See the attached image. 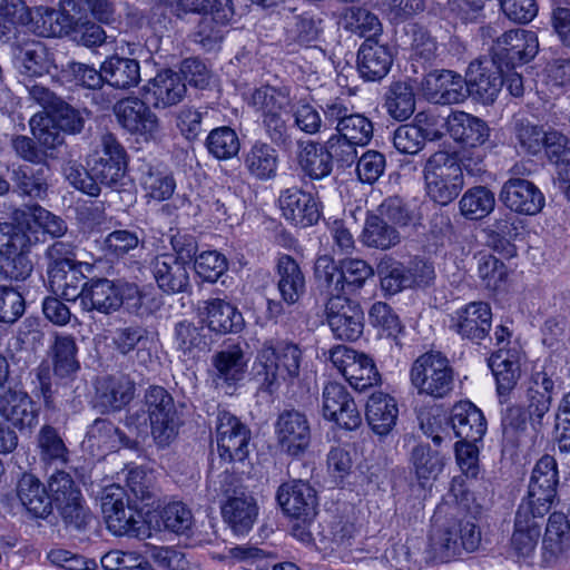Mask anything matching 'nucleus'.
<instances>
[{
  "instance_id": "obj_1",
  "label": "nucleus",
  "mask_w": 570,
  "mask_h": 570,
  "mask_svg": "<svg viewBox=\"0 0 570 570\" xmlns=\"http://www.w3.org/2000/svg\"><path fill=\"white\" fill-rule=\"evenodd\" d=\"M444 505H440L433 518L429 535L428 553L439 562H448L461 551H475L481 543V532L471 520L443 519Z\"/></svg>"
},
{
  "instance_id": "obj_2",
  "label": "nucleus",
  "mask_w": 570,
  "mask_h": 570,
  "mask_svg": "<svg viewBox=\"0 0 570 570\" xmlns=\"http://www.w3.org/2000/svg\"><path fill=\"white\" fill-rule=\"evenodd\" d=\"M428 196L440 205L454 200L464 187L462 167L455 155L446 151L434 153L424 166Z\"/></svg>"
},
{
  "instance_id": "obj_3",
  "label": "nucleus",
  "mask_w": 570,
  "mask_h": 570,
  "mask_svg": "<svg viewBox=\"0 0 570 570\" xmlns=\"http://www.w3.org/2000/svg\"><path fill=\"white\" fill-rule=\"evenodd\" d=\"M410 381L419 395L439 400L452 392L454 373L444 355L440 352H428L412 364Z\"/></svg>"
},
{
  "instance_id": "obj_4",
  "label": "nucleus",
  "mask_w": 570,
  "mask_h": 570,
  "mask_svg": "<svg viewBox=\"0 0 570 570\" xmlns=\"http://www.w3.org/2000/svg\"><path fill=\"white\" fill-rule=\"evenodd\" d=\"M301 364L299 348L286 342L264 344L257 356L256 376L269 392L281 381L294 380L298 376Z\"/></svg>"
},
{
  "instance_id": "obj_5",
  "label": "nucleus",
  "mask_w": 570,
  "mask_h": 570,
  "mask_svg": "<svg viewBox=\"0 0 570 570\" xmlns=\"http://www.w3.org/2000/svg\"><path fill=\"white\" fill-rule=\"evenodd\" d=\"M101 512L107 528L114 534L136 538L145 534L141 515L128 504L124 488L112 484L104 490Z\"/></svg>"
},
{
  "instance_id": "obj_6",
  "label": "nucleus",
  "mask_w": 570,
  "mask_h": 570,
  "mask_svg": "<svg viewBox=\"0 0 570 570\" xmlns=\"http://www.w3.org/2000/svg\"><path fill=\"white\" fill-rule=\"evenodd\" d=\"M328 360L356 391L375 386L381 381L373 360L346 345L331 348Z\"/></svg>"
},
{
  "instance_id": "obj_7",
  "label": "nucleus",
  "mask_w": 570,
  "mask_h": 570,
  "mask_svg": "<svg viewBox=\"0 0 570 570\" xmlns=\"http://www.w3.org/2000/svg\"><path fill=\"white\" fill-rule=\"evenodd\" d=\"M151 434L160 446L168 445L177 435L178 417L171 395L161 386H151L145 395Z\"/></svg>"
},
{
  "instance_id": "obj_8",
  "label": "nucleus",
  "mask_w": 570,
  "mask_h": 570,
  "mask_svg": "<svg viewBox=\"0 0 570 570\" xmlns=\"http://www.w3.org/2000/svg\"><path fill=\"white\" fill-rule=\"evenodd\" d=\"M219 491L227 498L222 507V514L237 534L247 533L255 523L258 508L255 499L245 491L234 487V478L229 474L220 476Z\"/></svg>"
},
{
  "instance_id": "obj_9",
  "label": "nucleus",
  "mask_w": 570,
  "mask_h": 570,
  "mask_svg": "<svg viewBox=\"0 0 570 570\" xmlns=\"http://www.w3.org/2000/svg\"><path fill=\"white\" fill-rule=\"evenodd\" d=\"M249 429L228 411H219L216 424L218 454L226 462H243L248 455Z\"/></svg>"
},
{
  "instance_id": "obj_10",
  "label": "nucleus",
  "mask_w": 570,
  "mask_h": 570,
  "mask_svg": "<svg viewBox=\"0 0 570 570\" xmlns=\"http://www.w3.org/2000/svg\"><path fill=\"white\" fill-rule=\"evenodd\" d=\"M325 120L334 125L336 134L352 144L366 146L373 137V124L362 114L354 112L353 107L341 99L326 104L324 108Z\"/></svg>"
},
{
  "instance_id": "obj_11",
  "label": "nucleus",
  "mask_w": 570,
  "mask_h": 570,
  "mask_svg": "<svg viewBox=\"0 0 570 570\" xmlns=\"http://www.w3.org/2000/svg\"><path fill=\"white\" fill-rule=\"evenodd\" d=\"M558 469L556 459L543 455L535 464L529 484L528 498L521 503H529L537 515L549 512L557 495Z\"/></svg>"
},
{
  "instance_id": "obj_12",
  "label": "nucleus",
  "mask_w": 570,
  "mask_h": 570,
  "mask_svg": "<svg viewBox=\"0 0 570 570\" xmlns=\"http://www.w3.org/2000/svg\"><path fill=\"white\" fill-rule=\"evenodd\" d=\"M326 322L337 340L355 341L363 333L364 314L346 296L330 297L325 304Z\"/></svg>"
},
{
  "instance_id": "obj_13",
  "label": "nucleus",
  "mask_w": 570,
  "mask_h": 570,
  "mask_svg": "<svg viewBox=\"0 0 570 570\" xmlns=\"http://www.w3.org/2000/svg\"><path fill=\"white\" fill-rule=\"evenodd\" d=\"M114 114L118 124L130 134L144 136L146 139L155 138L159 134L160 121L145 99L122 98L115 104Z\"/></svg>"
},
{
  "instance_id": "obj_14",
  "label": "nucleus",
  "mask_w": 570,
  "mask_h": 570,
  "mask_svg": "<svg viewBox=\"0 0 570 570\" xmlns=\"http://www.w3.org/2000/svg\"><path fill=\"white\" fill-rule=\"evenodd\" d=\"M276 499L286 515L303 523H311L317 514L316 491L303 480L281 484Z\"/></svg>"
},
{
  "instance_id": "obj_15",
  "label": "nucleus",
  "mask_w": 570,
  "mask_h": 570,
  "mask_svg": "<svg viewBox=\"0 0 570 570\" xmlns=\"http://www.w3.org/2000/svg\"><path fill=\"white\" fill-rule=\"evenodd\" d=\"M281 450L292 456L305 453L311 443V426L306 415L297 410L283 411L275 423Z\"/></svg>"
},
{
  "instance_id": "obj_16",
  "label": "nucleus",
  "mask_w": 570,
  "mask_h": 570,
  "mask_svg": "<svg viewBox=\"0 0 570 570\" xmlns=\"http://www.w3.org/2000/svg\"><path fill=\"white\" fill-rule=\"evenodd\" d=\"M539 41L535 32L513 29L498 37L493 47V58L507 66L525 63L538 53Z\"/></svg>"
},
{
  "instance_id": "obj_17",
  "label": "nucleus",
  "mask_w": 570,
  "mask_h": 570,
  "mask_svg": "<svg viewBox=\"0 0 570 570\" xmlns=\"http://www.w3.org/2000/svg\"><path fill=\"white\" fill-rule=\"evenodd\" d=\"M465 80L468 97L473 96L484 105L493 104L503 86L502 70L494 59L471 62Z\"/></svg>"
},
{
  "instance_id": "obj_18",
  "label": "nucleus",
  "mask_w": 570,
  "mask_h": 570,
  "mask_svg": "<svg viewBox=\"0 0 570 570\" xmlns=\"http://www.w3.org/2000/svg\"><path fill=\"white\" fill-rule=\"evenodd\" d=\"M323 415L341 428L355 430L362 423L356 404L344 385L330 382L323 389Z\"/></svg>"
},
{
  "instance_id": "obj_19",
  "label": "nucleus",
  "mask_w": 570,
  "mask_h": 570,
  "mask_svg": "<svg viewBox=\"0 0 570 570\" xmlns=\"http://www.w3.org/2000/svg\"><path fill=\"white\" fill-rule=\"evenodd\" d=\"M424 97L436 105L461 104L468 98L465 77L452 70L431 72L422 81Z\"/></svg>"
},
{
  "instance_id": "obj_20",
  "label": "nucleus",
  "mask_w": 570,
  "mask_h": 570,
  "mask_svg": "<svg viewBox=\"0 0 570 570\" xmlns=\"http://www.w3.org/2000/svg\"><path fill=\"white\" fill-rule=\"evenodd\" d=\"M0 416L20 432L31 431L38 423L39 409L27 392L9 387L0 392Z\"/></svg>"
},
{
  "instance_id": "obj_21",
  "label": "nucleus",
  "mask_w": 570,
  "mask_h": 570,
  "mask_svg": "<svg viewBox=\"0 0 570 570\" xmlns=\"http://www.w3.org/2000/svg\"><path fill=\"white\" fill-rule=\"evenodd\" d=\"M187 88L181 76L170 69L158 72L142 88V98L156 109H165L179 104Z\"/></svg>"
},
{
  "instance_id": "obj_22",
  "label": "nucleus",
  "mask_w": 570,
  "mask_h": 570,
  "mask_svg": "<svg viewBox=\"0 0 570 570\" xmlns=\"http://www.w3.org/2000/svg\"><path fill=\"white\" fill-rule=\"evenodd\" d=\"M16 69L27 77H42L56 68L43 43L33 39L17 40L11 45Z\"/></svg>"
},
{
  "instance_id": "obj_23",
  "label": "nucleus",
  "mask_w": 570,
  "mask_h": 570,
  "mask_svg": "<svg viewBox=\"0 0 570 570\" xmlns=\"http://www.w3.org/2000/svg\"><path fill=\"white\" fill-rule=\"evenodd\" d=\"M544 515H537L529 503H521L515 514L514 532L511 546L519 560L527 561L533 557L540 537V521Z\"/></svg>"
},
{
  "instance_id": "obj_24",
  "label": "nucleus",
  "mask_w": 570,
  "mask_h": 570,
  "mask_svg": "<svg viewBox=\"0 0 570 570\" xmlns=\"http://www.w3.org/2000/svg\"><path fill=\"white\" fill-rule=\"evenodd\" d=\"M500 200L512 212L535 215L544 205V197L538 187L522 178H510L500 193Z\"/></svg>"
},
{
  "instance_id": "obj_25",
  "label": "nucleus",
  "mask_w": 570,
  "mask_h": 570,
  "mask_svg": "<svg viewBox=\"0 0 570 570\" xmlns=\"http://www.w3.org/2000/svg\"><path fill=\"white\" fill-rule=\"evenodd\" d=\"M278 205L283 217L295 226H311L321 216L314 197L298 188L284 190L278 198Z\"/></svg>"
},
{
  "instance_id": "obj_26",
  "label": "nucleus",
  "mask_w": 570,
  "mask_h": 570,
  "mask_svg": "<svg viewBox=\"0 0 570 570\" xmlns=\"http://www.w3.org/2000/svg\"><path fill=\"white\" fill-rule=\"evenodd\" d=\"M150 269L158 287L166 293H181L189 286L186 264L171 253L155 256Z\"/></svg>"
},
{
  "instance_id": "obj_27",
  "label": "nucleus",
  "mask_w": 570,
  "mask_h": 570,
  "mask_svg": "<svg viewBox=\"0 0 570 570\" xmlns=\"http://www.w3.org/2000/svg\"><path fill=\"white\" fill-rule=\"evenodd\" d=\"M491 318L489 304L472 302L456 312L452 326L461 337L479 342L488 336Z\"/></svg>"
},
{
  "instance_id": "obj_28",
  "label": "nucleus",
  "mask_w": 570,
  "mask_h": 570,
  "mask_svg": "<svg viewBox=\"0 0 570 570\" xmlns=\"http://www.w3.org/2000/svg\"><path fill=\"white\" fill-rule=\"evenodd\" d=\"M450 425L454 435L462 441H479L487 431L483 413L470 401H461L453 405Z\"/></svg>"
},
{
  "instance_id": "obj_29",
  "label": "nucleus",
  "mask_w": 570,
  "mask_h": 570,
  "mask_svg": "<svg viewBox=\"0 0 570 570\" xmlns=\"http://www.w3.org/2000/svg\"><path fill=\"white\" fill-rule=\"evenodd\" d=\"M80 305L87 312L98 311L104 314L115 312L121 306L119 288L107 278L91 279L82 287Z\"/></svg>"
},
{
  "instance_id": "obj_30",
  "label": "nucleus",
  "mask_w": 570,
  "mask_h": 570,
  "mask_svg": "<svg viewBox=\"0 0 570 570\" xmlns=\"http://www.w3.org/2000/svg\"><path fill=\"white\" fill-rule=\"evenodd\" d=\"M234 14L230 0H218L214 9L202 14L195 32V40L207 50L213 49L223 39V28Z\"/></svg>"
},
{
  "instance_id": "obj_31",
  "label": "nucleus",
  "mask_w": 570,
  "mask_h": 570,
  "mask_svg": "<svg viewBox=\"0 0 570 570\" xmlns=\"http://www.w3.org/2000/svg\"><path fill=\"white\" fill-rule=\"evenodd\" d=\"M51 170L48 164L23 165L13 170L12 180L17 193L33 200L48 196Z\"/></svg>"
},
{
  "instance_id": "obj_32",
  "label": "nucleus",
  "mask_w": 570,
  "mask_h": 570,
  "mask_svg": "<svg viewBox=\"0 0 570 570\" xmlns=\"http://www.w3.org/2000/svg\"><path fill=\"white\" fill-rule=\"evenodd\" d=\"M199 314L208 327L216 333L238 332L243 327V316L230 303L210 298L199 303Z\"/></svg>"
},
{
  "instance_id": "obj_33",
  "label": "nucleus",
  "mask_w": 570,
  "mask_h": 570,
  "mask_svg": "<svg viewBox=\"0 0 570 570\" xmlns=\"http://www.w3.org/2000/svg\"><path fill=\"white\" fill-rule=\"evenodd\" d=\"M448 131L458 142L466 147L483 145L490 135L485 121L464 111H454L446 119Z\"/></svg>"
},
{
  "instance_id": "obj_34",
  "label": "nucleus",
  "mask_w": 570,
  "mask_h": 570,
  "mask_svg": "<svg viewBox=\"0 0 570 570\" xmlns=\"http://www.w3.org/2000/svg\"><path fill=\"white\" fill-rule=\"evenodd\" d=\"M212 364L215 368L214 382L216 386H232L243 380L247 360L239 345H230L215 353Z\"/></svg>"
},
{
  "instance_id": "obj_35",
  "label": "nucleus",
  "mask_w": 570,
  "mask_h": 570,
  "mask_svg": "<svg viewBox=\"0 0 570 570\" xmlns=\"http://www.w3.org/2000/svg\"><path fill=\"white\" fill-rule=\"evenodd\" d=\"M392 65L390 49L376 39H366L358 49L357 67L366 80H379L386 76Z\"/></svg>"
},
{
  "instance_id": "obj_36",
  "label": "nucleus",
  "mask_w": 570,
  "mask_h": 570,
  "mask_svg": "<svg viewBox=\"0 0 570 570\" xmlns=\"http://www.w3.org/2000/svg\"><path fill=\"white\" fill-rule=\"evenodd\" d=\"M489 366L497 381V391L500 396V402L503 403L505 400L502 399L511 393L520 380L521 368L519 356L515 352L499 348L489 358Z\"/></svg>"
},
{
  "instance_id": "obj_37",
  "label": "nucleus",
  "mask_w": 570,
  "mask_h": 570,
  "mask_svg": "<svg viewBox=\"0 0 570 570\" xmlns=\"http://www.w3.org/2000/svg\"><path fill=\"white\" fill-rule=\"evenodd\" d=\"M399 409L396 401L389 394L373 393L366 404V420L377 435H387L396 424Z\"/></svg>"
},
{
  "instance_id": "obj_38",
  "label": "nucleus",
  "mask_w": 570,
  "mask_h": 570,
  "mask_svg": "<svg viewBox=\"0 0 570 570\" xmlns=\"http://www.w3.org/2000/svg\"><path fill=\"white\" fill-rule=\"evenodd\" d=\"M135 395V383L124 374L102 377L97 383L99 404L106 410H120Z\"/></svg>"
},
{
  "instance_id": "obj_39",
  "label": "nucleus",
  "mask_w": 570,
  "mask_h": 570,
  "mask_svg": "<svg viewBox=\"0 0 570 570\" xmlns=\"http://www.w3.org/2000/svg\"><path fill=\"white\" fill-rule=\"evenodd\" d=\"M17 495L26 510L36 518H45L51 512L50 497L32 474H23L19 480Z\"/></svg>"
},
{
  "instance_id": "obj_40",
  "label": "nucleus",
  "mask_w": 570,
  "mask_h": 570,
  "mask_svg": "<svg viewBox=\"0 0 570 570\" xmlns=\"http://www.w3.org/2000/svg\"><path fill=\"white\" fill-rule=\"evenodd\" d=\"M105 81L117 89H130L140 81V66L135 59L114 56L102 62Z\"/></svg>"
},
{
  "instance_id": "obj_41",
  "label": "nucleus",
  "mask_w": 570,
  "mask_h": 570,
  "mask_svg": "<svg viewBox=\"0 0 570 570\" xmlns=\"http://www.w3.org/2000/svg\"><path fill=\"white\" fill-rule=\"evenodd\" d=\"M85 266H69L48 272V284L51 292L66 301H80Z\"/></svg>"
},
{
  "instance_id": "obj_42",
  "label": "nucleus",
  "mask_w": 570,
  "mask_h": 570,
  "mask_svg": "<svg viewBox=\"0 0 570 570\" xmlns=\"http://www.w3.org/2000/svg\"><path fill=\"white\" fill-rule=\"evenodd\" d=\"M278 291L287 304L296 303L305 292V277L291 256H282L277 264Z\"/></svg>"
},
{
  "instance_id": "obj_43",
  "label": "nucleus",
  "mask_w": 570,
  "mask_h": 570,
  "mask_svg": "<svg viewBox=\"0 0 570 570\" xmlns=\"http://www.w3.org/2000/svg\"><path fill=\"white\" fill-rule=\"evenodd\" d=\"M342 28L355 36L376 39L382 33V23L376 14L363 7L346 8L340 18Z\"/></svg>"
},
{
  "instance_id": "obj_44",
  "label": "nucleus",
  "mask_w": 570,
  "mask_h": 570,
  "mask_svg": "<svg viewBox=\"0 0 570 570\" xmlns=\"http://www.w3.org/2000/svg\"><path fill=\"white\" fill-rule=\"evenodd\" d=\"M72 20L73 18L63 11L50 8H39L37 9L35 17H31L29 13V20L26 23L31 22L35 33L49 38L69 35L72 27Z\"/></svg>"
},
{
  "instance_id": "obj_45",
  "label": "nucleus",
  "mask_w": 570,
  "mask_h": 570,
  "mask_svg": "<svg viewBox=\"0 0 570 570\" xmlns=\"http://www.w3.org/2000/svg\"><path fill=\"white\" fill-rule=\"evenodd\" d=\"M316 288L330 297L343 296L344 284L341 262L336 263L330 255L318 256L314 264Z\"/></svg>"
},
{
  "instance_id": "obj_46",
  "label": "nucleus",
  "mask_w": 570,
  "mask_h": 570,
  "mask_svg": "<svg viewBox=\"0 0 570 570\" xmlns=\"http://www.w3.org/2000/svg\"><path fill=\"white\" fill-rule=\"evenodd\" d=\"M53 373L69 377L79 370L76 341L70 335H57L51 346Z\"/></svg>"
},
{
  "instance_id": "obj_47",
  "label": "nucleus",
  "mask_w": 570,
  "mask_h": 570,
  "mask_svg": "<svg viewBox=\"0 0 570 570\" xmlns=\"http://www.w3.org/2000/svg\"><path fill=\"white\" fill-rule=\"evenodd\" d=\"M245 166L258 179L275 177L277 169V153L265 142H256L245 156Z\"/></svg>"
},
{
  "instance_id": "obj_48",
  "label": "nucleus",
  "mask_w": 570,
  "mask_h": 570,
  "mask_svg": "<svg viewBox=\"0 0 570 570\" xmlns=\"http://www.w3.org/2000/svg\"><path fill=\"white\" fill-rule=\"evenodd\" d=\"M127 160H109L106 157H97L90 165L92 180L120 191L127 185Z\"/></svg>"
},
{
  "instance_id": "obj_49",
  "label": "nucleus",
  "mask_w": 570,
  "mask_h": 570,
  "mask_svg": "<svg viewBox=\"0 0 570 570\" xmlns=\"http://www.w3.org/2000/svg\"><path fill=\"white\" fill-rule=\"evenodd\" d=\"M460 212L468 219H481L488 216L495 206L494 194L483 186L466 190L461 197Z\"/></svg>"
},
{
  "instance_id": "obj_50",
  "label": "nucleus",
  "mask_w": 570,
  "mask_h": 570,
  "mask_svg": "<svg viewBox=\"0 0 570 570\" xmlns=\"http://www.w3.org/2000/svg\"><path fill=\"white\" fill-rule=\"evenodd\" d=\"M362 242L368 247L387 249L400 242V235L382 217L373 215L366 219Z\"/></svg>"
},
{
  "instance_id": "obj_51",
  "label": "nucleus",
  "mask_w": 570,
  "mask_h": 570,
  "mask_svg": "<svg viewBox=\"0 0 570 570\" xmlns=\"http://www.w3.org/2000/svg\"><path fill=\"white\" fill-rule=\"evenodd\" d=\"M250 105L261 114L263 119L288 109L291 99L286 91L266 86L256 89L252 94Z\"/></svg>"
},
{
  "instance_id": "obj_52",
  "label": "nucleus",
  "mask_w": 570,
  "mask_h": 570,
  "mask_svg": "<svg viewBox=\"0 0 570 570\" xmlns=\"http://www.w3.org/2000/svg\"><path fill=\"white\" fill-rule=\"evenodd\" d=\"M387 112L396 120H405L415 110V98L412 87L406 82H395L386 96Z\"/></svg>"
},
{
  "instance_id": "obj_53",
  "label": "nucleus",
  "mask_w": 570,
  "mask_h": 570,
  "mask_svg": "<svg viewBox=\"0 0 570 570\" xmlns=\"http://www.w3.org/2000/svg\"><path fill=\"white\" fill-rule=\"evenodd\" d=\"M31 132L46 149H55L63 144V135L49 111L33 115L29 121Z\"/></svg>"
},
{
  "instance_id": "obj_54",
  "label": "nucleus",
  "mask_w": 570,
  "mask_h": 570,
  "mask_svg": "<svg viewBox=\"0 0 570 570\" xmlns=\"http://www.w3.org/2000/svg\"><path fill=\"white\" fill-rule=\"evenodd\" d=\"M299 165L311 178L321 179L332 171V161L326 148L307 142L299 154Z\"/></svg>"
},
{
  "instance_id": "obj_55",
  "label": "nucleus",
  "mask_w": 570,
  "mask_h": 570,
  "mask_svg": "<svg viewBox=\"0 0 570 570\" xmlns=\"http://www.w3.org/2000/svg\"><path fill=\"white\" fill-rule=\"evenodd\" d=\"M411 462L419 480L435 479L444 466V460L438 451L426 444H419L411 452Z\"/></svg>"
},
{
  "instance_id": "obj_56",
  "label": "nucleus",
  "mask_w": 570,
  "mask_h": 570,
  "mask_svg": "<svg viewBox=\"0 0 570 570\" xmlns=\"http://www.w3.org/2000/svg\"><path fill=\"white\" fill-rule=\"evenodd\" d=\"M566 529H570V520L563 513L554 512L549 517L542 542L543 553L549 561L564 551L561 538Z\"/></svg>"
},
{
  "instance_id": "obj_57",
  "label": "nucleus",
  "mask_w": 570,
  "mask_h": 570,
  "mask_svg": "<svg viewBox=\"0 0 570 570\" xmlns=\"http://www.w3.org/2000/svg\"><path fill=\"white\" fill-rule=\"evenodd\" d=\"M13 215L14 220L18 223H20L21 216L30 217L39 228L52 237H62L68 230V226L61 217L39 205L29 207L28 213L16 210Z\"/></svg>"
},
{
  "instance_id": "obj_58",
  "label": "nucleus",
  "mask_w": 570,
  "mask_h": 570,
  "mask_svg": "<svg viewBox=\"0 0 570 570\" xmlns=\"http://www.w3.org/2000/svg\"><path fill=\"white\" fill-rule=\"evenodd\" d=\"M207 148L218 159H229L239 151L240 144L236 132L229 127L213 129L206 140Z\"/></svg>"
},
{
  "instance_id": "obj_59",
  "label": "nucleus",
  "mask_w": 570,
  "mask_h": 570,
  "mask_svg": "<svg viewBox=\"0 0 570 570\" xmlns=\"http://www.w3.org/2000/svg\"><path fill=\"white\" fill-rule=\"evenodd\" d=\"M141 187L146 198L163 202L171 197L176 183L171 176L149 168L141 178Z\"/></svg>"
},
{
  "instance_id": "obj_60",
  "label": "nucleus",
  "mask_w": 570,
  "mask_h": 570,
  "mask_svg": "<svg viewBox=\"0 0 570 570\" xmlns=\"http://www.w3.org/2000/svg\"><path fill=\"white\" fill-rule=\"evenodd\" d=\"M377 274L381 278L382 289L389 294H396L403 288L410 287L405 268L391 258H383L379 263Z\"/></svg>"
},
{
  "instance_id": "obj_61",
  "label": "nucleus",
  "mask_w": 570,
  "mask_h": 570,
  "mask_svg": "<svg viewBox=\"0 0 570 570\" xmlns=\"http://www.w3.org/2000/svg\"><path fill=\"white\" fill-rule=\"evenodd\" d=\"M542 148L548 159L558 166V171L570 167V139L561 131L547 130Z\"/></svg>"
},
{
  "instance_id": "obj_62",
  "label": "nucleus",
  "mask_w": 570,
  "mask_h": 570,
  "mask_svg": "<svg viewBox=\"0 0 570 570\" xmlns=\"http://www.w3.org/2000/svg\"><path fill=\"white\" fill-rule=\"evenodd\" d=\"M38 444L40 448V455L43 461L67 462L68 450L62 439L52 426L45 425L41 428L38 435Z\"/></svg>"
},
{
  "instance_id": "obj_63",
  "label": "nucleus",
  "mask_w": 570,
  "mask_h": 570,
  "mask_svg": "<svg viewBox=\"0 0 570 570\" xmlns=\"http://www.w3.org/2000/svg\"><path fill=\"white\" fill-rule=\"evenodd\" d=\"M478 274L485 287L497 289L507 276L504 264L490 253L476 255Z\"/></svg>"
},
{
  "instance_id": "obj_64",
  "label": "nucleus",
  "mask_w": 570,
  "mask_h": 570,
  "mask_svg": "<svg viewBox=\"0 0 570 570\" xmlns=\"http://www.w3.org/2000/svg\"><path fill=\"white\" fill-rule=\"evenodd\" d=\"M26 302L14 287L0 286V323L13 324L24 313Z\"/></svg>"
}]
</instances>
